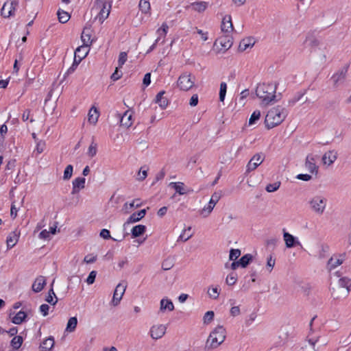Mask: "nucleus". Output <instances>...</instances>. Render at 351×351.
I'll use <instances>...</instances> for the list:
<instances>
[{
    "mask_svg": "<svg viewBox=\"0 0 351 351\" xmlns=\"http://www.w3.org/2000/svg\"><path fill=\"white\" fill-rule=\"evenodd\" d=\"M277 84L274 83H263L258 85L256 90V96L263 104L268 105L276 101V92Z\"/></svg>",
    "mask_w": 351,
    "mask_h": 351,
    "instance_id": "f257e3e1",
    "label": "nucleus"
},
{
    "mask_svg": "<svg viewBox=\"0 0 351 351\" xmlns=\"http://www.w3.org/2000/svg\"><path fill=\"white\" fill-rule=\"evenodd\" d=\"M226 331L223 326H217L210 333L205 344L208 351L217 348L226 339Z\"/></svg>",
    "mask_w": 351,
    "mask_h": 351,
    "instance_id": "f03ea898",
    "label": "nucleus"
},
{
    "mask_svg": "<svg viewBox=\"0 0 351 351\" xmlns=\"http://www.w3.org/2000/svg\"><path fill=\"white\" fill-rule=\"evenodd\" d=\"M287 112L286 110L277 106L269 110L266 114L265 123L268 129H271L280 124L286 118Z\"/></svg>",
    "mask_w": 351,
    "mask_h": 351,
    "instance_id": "7ed1b4c3",
    "label": "nucleus"
},
{
    "mask_svg": "<svg viewBox=\"0 0 351 351\" xmlns=\"http://www.w3.org/2000/svg\"><path fill=\"white\" fill-rule=\"evenodd\" d=\"M308 204L313 213L322 215L326 210L327 199L322 195H315L309 199Z\"/></svg>",
    "mask_w": 351,
    "mask_h": 351,
    "instance_id": "20e7f679",
    "label": "nucleus"
},
{
    "mask_svg": "<svg viewBox=\"0 0 351 351\" xmlns=\"http://www.w3.org/2000/svg\"><path fill=\"white\" fill-rule=\"evenodd\" d=\"M112 2V0H95L94 8L99 11L97 18L101 23L108 17Z\"/></svg>",
    "mask_w": 351,
    "mask_h": 351,
    "instance_id": "39448f33",
    "label": "nucleus"
},
{
    "mask_svg": "<svg viewBox=\"0 0 351 351\" xmlns=\"http://www.w3.org/2000/svg\"><path fill=\"white\" fill-rule=\"evenodd\" d=\"M195 77L191 73H184L180 75L177 81V86L180 90L188 91L195 85Z\"/></svg>",
    "mask_w": 351,
    "mask_h": 351,
    "instance_id": "423d86ee",
    "label": "nucleus"
},
{
    "mask_svg": "<svg viewBox=\"0 0 351 351\" xmlns=\"http://www.w3.org/2000/svg\"><path fill=\"white\" fill-rule=\"evenodd\" d=\"M18 5V0H11L5 2L1 10V16L5 18H9L14 16Z\"/></svg>",
    "mask_w": 351,
    "mask_h": 351,
    "instance_id": "0eeeda50",
    "label": "nucleus"
},
{
    "mask_svg": "<svg viewBox=\"0 0 351 351\" xmlns=\"http://www.w3.org/2000/svg\"><path fill=\"white\" fill-rule=\"evenodd\" d=\"M317 158L318 156L313 154H308L306 157L304 167L312 174L318 173L319 167L316 165Z\"/></svg>",
    "mask_w": 351,
    "mask_h": 351,
    "instance_id": "6e6552de",
    "label": "nucleus"
},
{
    "mask_svg": "<svg viewBox=\"0 0 351 351\" xmlns=\"http://www.w3.org/2000/svg\"><path fill=\"white\" fill-rule=\"evenodd\" d=\"M233 44L232 38L231 34H224L219 36L215 43V46L219 45L221 48L219 51L223 52L229 49Z\"/></svg>",
    "mask_w": 351,
    "mask_h": 351,
    "instance_id": "1a4fd4ad",
    "label": "nucleus"
},
{
    "mask_svg": "<svg viewBox=\"0 0 351 351\" xmlns=\"http://www.w3.org/2000/svg\"><path fill=\"white\" fill-rule=\"evenodd\" d=\"M167 326L162 324L153 325L149 330V335L152 339L158 340L161 339L166 333Z\"/></svg>",
    "mask_w": 351,
    "mask_h": 351,
    "instance_id": "9d476101",
    "label": "nucleus"
},
{
    "mask_svg": "<svg viewBox=\"0 0 351 351\" xmlns=\"http://www.w3.org/2000/svg\"><path fill=\"white\" fill-rule=\"evenodd\" d=\"M337 152L335 150H329L324 153L322 158L323 165L326 167L331 166L337 159Z\"/></svg>",
    "mask_w": 351,
    "mask_h": 351,
    "instance_id": "9b49d317",
    "label": "nucleus"
},
{
    "mask_svg": "<svg viewBox=\"0 0 351 351\" xmlns=\"http://www.w3.org/2000/svg\"><path fill=\"white\" fill-rule=\"evenodd\" d=\"M234 30L230 15H226L221 21V31L224 34H231Z\"/></svg>",
    "mask_w": 351,
    "mask_h": 351,
    "instance_id": "f8f14e48",
    "label": "nucleus"
},
{
    "mask_svg": "<svg viewBox=\"0 0 351 351\" xmlns=\"http://www.w3.org/2000/svg\"><path fill=\"white\" fill-rule=\"evenodd\" d=\"M264 160V158L260 154H255L247 165V171L250 172L256 169Z\"/></svg>",
    "mask_w": 351,
    "mask_h": 351,
    "instance_id": "ddd939ff",
    "label": "nucleus"
},
{
    "mask_svg": "<svg viewBox=\"0 0 351 351\" xmlns=\"http://www.w3.org/2000/svg\"><path fill=\"white\" fill-rule=\"evenodd\" d=\"M85 182H86V179L84 178H81V177L77 178L75 180H73L72 182L73 188H72L71 193L76 194V193H79V191L81 189H82L85 187Z\"/></svg>",
    "mask_w": 351,
    "mask_h": 351,
    "instance_id": "4468645a",
    "label": "nucleus"
},
{
    "mask_svg": "<svg viewBox=\"0 0 351 351\" xmlns=\"http://www.w3.org/2000/svg\"><path fill=\"white\" fill-rule=\"evenodd\" d=\"M92 31L90 28L85 27L82 33L81 39L83 43L82 45L90 47L92 45L93 40L91 39Z\"/></svg>",
    "mask_w": 351,
    "mask_h": 351,
    "instance_id": "2eb2a0df",
    "label": "nucleus"
},
{
    "mask_svg": "<svg viewBox=\"0 0 351 351\" xmlns=\"http://www.w3.org/2000/svg\"><path fill=\"white\" fill-rule=\"evenodd\" d=\"M46 285V279L44 276H40L36 278L34 283L32 284V290L35 293H38L43 290Z\"/></svg>",
    "mask_w": 351,
    "mask_h": 351,
    "instance_id": "dca6fc26",
    "label": "nucleus"
},
{
    "mask_svg": "<svg viewBox=\"0 0 351 351\" xmlns=\"http://www.w3.org/2000/svg\"><path fill=\"white\" fill-rule=\"evenodd\" d=\"M343 259L341 256H333L328 261L327 269L331 271L343 263Z\"/></svg>",
    "mask_w": 351,
    "mask_h": 351,
    "instance_id": "f3484780",
    "label": "nucleus"
},
{
    "mask_svg": "<svg viewBox=\"0 0 351 351\" xmlns=\"http://www.w3.org/2000/svg\"><path fill=\"white\" fill-rule=\"evenodd\" d=\"M99 112L97 108L93 106L88 113V121L90 124L95 125L98 121Z\"/></svg>",
    "mask_w": 351,
    "mask_h": 351,
    "instance_id": "a211bd4d",
    "label": "nucleus"
},
{
    "mask_svg": "<svg viewBox=\"0 0 351 351\" xmlns=\"http://www.w3.org/2000/svg\"><path fill=\"white\" fill-rule=\"evenodd\" d=\"M19 238V233L14 231L12 232L6 239L7 247L8 249L12 248L18 242Z\"/></svg>",
    "mask_w": 351,
    "mask_h": 351,
    "instance_id": "6ab92c4d",
    "label": "nucleus"
},
{
    "mask_svg": "<svg viewBox=\"0 0 351 351\" xmlns=\"http://www.w3.org/2000/svg\"><path fill=\"white\" fill-rule=\"evenodd\" d=\"M174 309V305L171 300L162 298L160 302V311L164 312L165 311H172Z\"/></svg>",
    "mask_w": 351,
    "mask_h": 351,
    "instance_id": "aec40b11",
    "label": "nucleus"
},
{
    "mask_svg": "<svg viewBox=\"0 0 351 351\" xmlns=\"http://www.w3.org/2000/svg\"><path fill=\"white\" fill-rule=\"evenodd\" d=\"M255 43V41L253 38L249 37L243 39L239 46V49L240 51H243L249 48H252Z\"/></svg>",
    "mask_w": 351,
    "mask_h": 351,
    "instance_id": "412c9836",
    "label": "nucleus"
},
{
    "mask_svg": "<svg viewBox=\"0 0 351 351\" xmlns=\"http://www.w3.org/2000/svg\"><path fill=\"white\" fill-rule=\"evenodd\" d=\"M145 214H146L145 209H143L138 212L134 213L128 219L127 223H132L137 222V221H140L141 219H143L145 217Z\"/></svg>",
    "mask_w": 351,
    "mask_h": 351,
    "instance_id": "4be33fe9",
    "label": "nucleus"
},
{
    "mask_svg": "<svg viewBox=\"0 0 351 351\" xmlns=\"http://www.w3.org/2000/svg\"><path fill=\"white\" fill-rule=\"evenodd\" d=\"M121 125L126 128H130L132 125V114L131 112L126 111L121 118Z\"/></svg>",
    "mask_w": 351,
    "mask_h": 351,
    "instance_id": "5701e85b",
    "label": "nucleus"
},
{
    "mask_svg": "<svg viewBox=\"0 0 351 351\" xmlns=\"http://www.w3.org/2000/svg\"><path fill=\"white\" fill-rule=\"evenodd\" d=\"M55 341L53 337H49L45 339L40 346V348L43 351H49L54 346Z\"/></svg>",
    "mask_w": 351,
    "mask_h": 351,
    "instance_id": "b1692460",
    "label": "nucleus"
},
{
    "mask_svg": "<svg viewBox=\"0 0 351 351\" xmlns=\"http://www.w3.org/2000/svg\"><path fill=\"white\" fill-rule=\"evenodd\" d=\"M338 285H339V287L346 289V292L345 296L346 297L348 296L350 291L351 279H350L347 277L340 278L338 281Z\"/></svg>",
    "mask_w": 351,
    "mask_h": 351,
    "instance_id": "393cba45",
    "label": "nucleus"
},
{
    "mask_svg": "<svg viewBox=\"0 0 351 351\" xmlns=\"http://www.w3.org/2000/svg\"><path fill=\"white\" fill-rule=\"evenodd\" d=\"M139 10L147 16L151 14V5L147 0H141L138 4Z\"/></svg>",
    "mask_w": 351,
    "mask_h": 351,
    "instance_id": "a878e982",
    "label": "nucleus"
},
{
    "mask_svg": "<svg viewBox=\"0 0 351 351\" xmlns=\"http://www.w3.org/2000/svg\"><path fill=\"white\" fill-rule=\"evenodd\" d=\"M284 240L287 247H293L295 244H300L299 241H295V238L289 232H284Z\"/></svg>",
    "mask_w": 351,
    "mask_h": 351,
    "instance_id": "bb28decb",
    "label": "nucleus"
},
{
    "mask_svg": "<svg viewBox=\"0 0 351 351\" xmlns=\"http://www.w3.org/2000/svg\"><path fill=\"white\" fill-rule=\"evenodd\" d=\"M27 317V313L23 311H19L12 317V322L14 324H21Z\"/></svg>",
    "mask_w": 351,
    "mask_h": 351,
    "instance_id": "cd10ccee",
    "label": "nucleus"
},
{
    "mask_svg": "<svg viewBox=\"0 0 351 351\" xmlns=\"http://www.w3.org/2000/svg\"><path fill=\"white\" fill-rule=\"evenodd\" d=\"M89 52L88 47L82 45L78 47L75 51V56L80 59H84Z\"/></svg>",
    "mask_w": 351,
    "mask_h": 351,
    "instance_id": "c85d7f7f",
    "label": "nucleus"
},
{
    "mask_svg": "<svg viewBox=\"0 0 351 351\" xmlns=\"http://www.w3.org/2000/svg\"><path fill=\"white\" fill-rule=\"evenodd\" d=\"M165 91L159 92L156 97V103L158 104L162 109H165L168 105V101L163 95Z\"/></svg>",
    "mask_w": 351,
    "mask_h": 351,
    "instance_id": "c756f323",
    "label": "nucleus"
},
{
    "mask_svg": "<svg viewBox=\"0 0 351 351\" xmlns=\"http://www.w3.org/2000/svg\"><path fill=\"white\" fill-rule=\"evenodd\" d=\"M169 186L173 188L179 195H184L186 193L185 186L183 182H170Z\"/></svg>",
    "mask_w": 351,
    "mask_h": 351,
    "instance_id": "7c9ffc66",
    "label": "nucleus"
},
{
    "mask_svg": "<svg viewBox=\"0 0 351 351\" xmlns=\"http://www.w3.org/2000/svg\"><path fill=\"white\" fill-rule=\"evenodd\" d=\"M126 287V282L119 283L115 288L113 295L122 299V297L125 291Z\"/></svg>",
    "mask_w": 351,
    "mask_h": 351,
    "instance_id": "2f4dec72",
    "label": "nucleus"
},
{
    "mask_svg": "<svg viewBox=\"0 0 351 351\" xmlns=\"http://www.w3.org/2000/svg\"><path fill=\"white\" fill-rule=\"evenodd\" d=\"M191 6L197 12H203L208 7V3L206 1H198L192 3Z\"/></svg>",
    "mask_w": 351,
    "mask_h": 351,
    "instance_id": "473e14b6",
    "label": "nucleus"
},
{
    "mask_svg": "<svg viewBox=\"0 0 351 351\" xmlns=\"http://www.w3.org/2000/svg\"><path fill=\"white\" fill-rule=\"evenodd\" d=\"M146 230V226L144 225H137L132 228L131 232L132 237H138L145 233Z\"/></svg>",
    "mask_w": 351,
    "mask_h": 351,
    "instance_id": "72a5a7b5",
    "label": "nucleus"
},
{
    "mask_svg": "<svg viewBox=\"0 0 351 351\" xmlns=\"http://www.w3.org/2000/svg\"><path fill=\"white\" fill-rule=\"evenodd\" d=\"M305 45L311 47L312 49H315V48L318 47L319 45V41L316 38L309 36H307L305 40Z\"/></svg>",
    "mask_w": 351,
    "mask_h": 351,
    "instance_id": "f704fd0d",
    "label": "nucleus"
},
{
    "mask_svg": "<svg viewBox=\"0 0 351 351\" xmlns=\"http://www.w3.org/2000/svg\"><path fill=\"white\" fill-rule=\"evenodd\" d=\"M346 71L341 70L332 76L331 80H332L334 85L337 86L339 82L344 80L346 77Z\"/></svg>",
    "mask_w": 351,
    "mask_h": 351,
    "instance_id": "c9c22d12",
    "label": "nucleus"
},
{
    "mask_svg": "<svg viewBox=\"0 0 351 351\" xmlns=\"http://www.w3.org/2000/svg\"><path fill=\"white\" fill-rule=\"evenodd\" d=\"M24 198L25 197H23L21 201L19 203L18 207H16V202H12L10 208V216L12 219H15L16 217L18 210L24 204Z\"/></svg>",
    "mask_w": 351,
    "mask_h": 351,
    "instance_id": "e433bc0d",
    "label": "nucleus"
},
{
    "mask_svg": "<svg viewBox=\"0 0 351 351\" xmlns=\"http://www.w3.org/2000/svg\"><path fill=\"white\" fill-rule=\"evenodd\" d=\"M77 324V319L76 317H72L68 320L66 331L68 332H72L75 331Z\"/></svg>",
    "mask_w": 351,
    "mask_h": 351,
    "instance_id": "4c0bfd02",
    "label": "nucleus"
},
{
    "mask_svg": "<svg viewBox=\"0 0 351 351\" xmlns=\"http://www.w3.org/2000/svg\"><path fill=\"white\" fill-rule=\"evenodd\" d=\"M207 293L211 299L217 300L220 293V289L217 286L210 287L208 289Z\"/></svg>",
    "mask_w": 351,
    "mask_h": 351,
    "instance_id": "58836bf2",
    "label": "nucleus"
},
{
    "mask_svg": "<svg viewBox=\"0 0 351 351\" xmlns=\"http://www.w3.org/2000/svg\"><path fill=\"white\" fill-rule=\"evenodd\" d=\"M261 116V113L260 110H256L254 111L249 119V125H255L257 123V121L260 119Z\"/></svg>",
    "mask_w": 351,
    "mask_h": 351,
    "instance_id": "ea45409f",
    "label": "nucleus"
},
{
    "mask_svg": "<svg viewBox=\"0 0 351 351\" xmlns=\"http://www.w3.org/2000/svg\"><path fill=\"white\" fill-rule=\"evenodd\" d=\"M46 301L52 305H55L58 302V299L52 288L49 291Z\"/></svg>",
    "mask_w": 351,
    "mask_h": 351,
    "instance_id": "a19ab883",
    "label": "nucleus"
},
{
    "mask_svg": "<svg viewBox=\"0 0 351 351\" xmlns=\"http://www.w3.org/2000/svg\"><path fill=\"white\" fill-rule=\"evenodd\" d=\"M97 144L96 143H95L94 141H92V143H90V145L88 149L87 155L88 157L93 158L97 154Z\"/></svg>",
    "mask_w": 351,
    "mask_h": 351,
    "instance_id": "79ce46f5",
    "label": "nucleus"
},
{
    "mask_svg": "<svg viewBox=\"0 0 351 351\" xmlns=\"http://www.w3.org/2000/svg\"><path fill=\"white\" fill-rule=\"evenodd\" d=\"M23 341L21 336H15L11 340V345L14 349H19L21 346Z\"/></svg>",
    "mask_w": 351,
    "mask_h": 351,
    "instance_id": "37998d69",
    "label": "nucleus"
},
{
    "mask_svg": "<svg viewBox=\"0 0 351 351\" xmlns=\"http://www.w3.org/2000/svg\"><path fill=\"white\" fill-rule=\"evenodd\" d=\"M191 230V227H188L186 229H184L182 234L180 235L179 239L184 242L188 241L193 236V234L190 233Z\"/></svg>",
    "mask_w": 351,
    "mask_h": 351,
    "instance_id": "c03bdc74",
    "label": "nucleus"
},
{
    "mask_svg": "<svg viewBox=\"0 0 351 351\" xmlns=\"http://www.w3.org/2000/svg\"><path fill=\"white\" fill-rule=\"evenodd\" d=\"M319 339V336L311 337V335H308L306 337V341L312 346L313 351H318V349L315 348V344L318 342Z\"/></svg>",
    "mask_w": 351,
    "mask_h": 351,
    "instance_id": "a18cd8bd",
    "label": "nucleus"
},
{
    "mask_svg": "<svg viewBox=\"0 0 351 351\" xmlns=\"http://www.w3.org/2000/svg\"><path fill=\"white\" fill-rule=\"evenodd\" d=\"M252 258V255L249 254L243 256L239 261L241 267H245L250 263Z\"/></svg>",
    "mask_w": 351,
    "mask_h": 351,
    "instance_id": "49530a36",
    "label": "nucleus"
},
{
    "mask_svg": "<svg viewBox=\"0 0 351 351\" xmlns=\"http://www.w3.org/2000/svg\"><path fill=\"white\" fill-rule=\"evenodd\" d=\"M227 91V84L226 82H221L220 84L219 89V101H223L225 99L226 94Z\"/></svg>",
    "mask_w": 351,
    "mask_h": 351,
    "instance_id": "de8ad7c7",
    "label": "nucleus"
},
{
    "mask_svg": "<svg viewBox=\"0 0 351 351\" xmlns=\"http://www.w3.org/2000/svg\"><path fill=\"white\" fill-rule=\"evenodd\" d=\"M58 16L59 21L62 23H66L70 18V16L68 14V12H64V11H58Z\"/></svg>",
    "mask_w": 351,
    "mask_h": 351,
    "instance_id": "09e8293b",
    "label": "nucleus"
},
{
    "mask_svg": "<svg viewBox=\"0 0 351 351\" xmlns=\"http://www.w3.org/2000/svg\"><path fill=\"white\" fill-rule=\"evenodd\" d=\"M215 313L213 311H207L203 317L204 324H210L214 319Z\"/></svg>",
    "mask_w": 351,
    "mask_h": 351,
    "instance_id": "8fccbe9b",
    "label": "nucleus"
},
{
    "mask_svg": "<svg viewBox=\"0 0 351 351\" xmlns=\"http://www.w3.org/2000/svg\"><path fill=\"white\" fill-rule=\"evenodd\" d=\"M73 167L71 165H69L64 169L63 179L65 180H69L73 175Z\"/></svg>",
    "mask_w": 351,
    "mask_h": 351,
    "instance_id": "3c124183",
    "label": "nucleus"
},
{
    "mask_svg": "<svg viewBox=\"0 0 351 351\" xmlns=\"http://www.w3.org/2000/svg\"><path fill=\"white\" fill-rule=\"evenodd\" d=\"M173 261L171 258H166L162 263V268L163 270H169L173 266Z\"/></svg>",
    "mask_w": 351,
    "mask_h": 351,
    "instance_id": "603ef678",
    "label": "nucleus"
},
{
    "mask_svg": "<svg viewBox=\"0 0 351 351\" xmlns=\"http://www.w3.org/2000/svg\"><path fill=\"white\" fill-rule=\"evenodd\" d=\"M214 206L212 204H210L208 202V205L204 206L200 211L201 215H202L204 217H208L210 213L213 211L214 208Z\"/></svg>",
    "mask_w": 351,
    "mask_h": 351,
    "instance_id": "864d4df0",
    "label": "nucleus"
},
{
    "mask_svg": "<svg viewBox=\"0 0 351 351\" xmlns=\"http://www.w3.org/2000/svg\"><path fill=\"white\" fill-rule=\"evenodd\" d=\"M128 58V54L126 52L123 51L119 53V60H118V66L121 68L123 65L125 63Z\"/></svg>",
    "mask_w": 351,
    "mask_h": 351,
    "instance_id": "5fc2aeb1",
    "label": "nucleus"
},
{
    "mask_svg": "<svg viewBox=\"0 0 351 351\" xmlns=\"http://www.w3.org/2000/svg\"><path fill=\"white\" fill-rule=\"evenodd\" d=\"M280 186V182H276L273 184H269L266 186V191L269 193H272L277 191Z\"/></svg>",
    "mask_w": 351,
    "mask_h": 351,
    "instance_id": "6e6d98bb",
    "label": "nucleus"
},
{
    "mask_svg": "<svg viewBox=\"0 0 351 351\" xmlns=\"http://www.w3.org/2000/svg\"><path fill=\"white\" fill-rule=\"evenodd\" d=\"M237 278L235 274H229L226 279V284L230 286L234 285L237 282Z\"/></svg>",
    "mask_w": 351,
    "mask_h": 351,
    "instance_id": "4d7b16f0",
    "label": "nucleus"
},
{
    "mask_svg": "<svg viewBox=\"0 0 351 351\" xmlns=\"http://www.w3.org/2000/svg\"><path fill=\"white\" fill-rule=\"evenodd\" d=\"M221 197V193L219 192H215L209 201L210 204L213 205L215 206L216 204L219 202Z\"/></svg>",
    "mask_w": 351,
    "mask_h": 351,
    "instance_id": "13d9d810",
    "label": "nucleus"
},
{
    "mask_svg": "<svg viewBox=\"0 0 351 351\" xmlns=\"http://www.w3.org/2000/svg\"><path fill=\"white\" fill-rule=\"evenodd\" d=\"M241 256V250L239 249H231L230 251V260L234 261Z\"/></svg>",
    "mask_w": 351,
    "mask_h": 351,
    "instance_id": "bf43d9fd",
    "label": "nucleus"
},
{
    "mask_svg": "<svg viewBox=\"0 0 351 351\" xmlns=\"http://www.w3.org/2000/svg\"><path fill=\"white\" fill-rule=\"evenodd\" d=\"M142 203L141 202L140 199H134L133 200L130 204H128V203H125L124 204V208H125V209H128V206L130 208H138L141 206Z\"/></svg>",
    "mask_w": 351,
    "mask_h": 351,
    "instance_id": "052dcab7",
    "label": "nucleus"
},
{
    "mask_svg": "<svg viewBox=\"0 0 351 351\" xmlns=\"http://www.w3.org/2000/svg\"><path fill=\"white\" fill-rule=\"evenodd\" d=\"M45 148V143L43 141H37L36 147L35 149V152H37L38 154H41Z\"/></svg>",
    "mask_w": 351,
    "mask_h": 351,
    "instance_id": "680f3d73",
    "label": "nucleus"
},
{
    "mask_svg": "<svg viewBox=\"0 0 351 351\" xmlns=\"http://www.w3.org/2000/svg\"><path fill=\"white\" fill-rule=\"evenodd\" d=\"M275 263H276V260L274 258H273L271 255H270L267 258V268L269 273L272 271V269L275 265Z\"/></svg>",
    "mask_w": 351,
    "mask_h": 351,
    "instance_id": "e2e57ef3",
    "label": "nucleus"
},
{
    "mask_svg": "<svg viewBox=\"0 0 351 351\" xmlns=\"http://www.w3.org/2000/svg\"><path fill=\"white\" fill-rule=\"evenodd\" d=\"M147 176V169L141 168L137 175V180L139 181L144 180Z\"/></svg>",
    "mask_w": 351,
    "mask_h": 351,
    "instance_id": "0e129e2a",
    "label": "nucleus"
},
{
    "mask_svg": "<svg viewBox=\"0 0 351 351\" xmlns=\"http://www.w3.org/2000/svg\"><path fill=\"white\" fill-rule=\"evenodd\" d=\"M119 66H117L114 72L112 74L110 77L113 81H117L121 77L122 72L119 71Z\"/></svg>",
    "mask_w": 351,
    "mask_h": 351,
    "instance_id": "69168bd1",
    "label": "nucleus"
},
{
    "mask_svg": "<svg viewBox=\"0 0 351 351\" xmlns=\"http://www.w3.org/2000/svg\"><path fill=\"white\" fill-rule=\"evenodd\" d=\"M96 275H97V272L95 271H92L90 272V274L86 279V282L88 285H92L95 282Z\"/></svg>",
    "mask_w": 351,
    "mask_h": 351,
    "instance_id": "338daca9",
    "label": "nucleus"
},
{
    "mask_svg": "<svg viewBox=\"0 0 351 351\" xmlns=\"http://www.w3.org/2000/svg\"><path fill=\"white\" fill-rule=\"evenodd\" d=\"M168 28L169 27H168L167 25L165 23H163L162 25V27L158 29L157 32L160 36H162L163 37H165L167 34Z\"/></svg>",
    "mask_w": 351,
    "mask_h": 351,
    "instance_id": "774afa93",
    "label": "nucleus"
}]
</instances>
